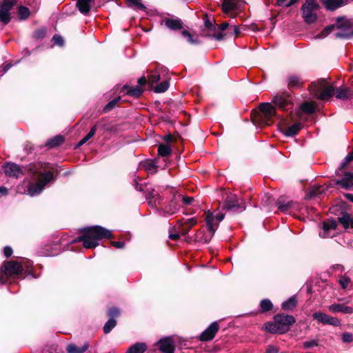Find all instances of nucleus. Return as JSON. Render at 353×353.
<instances>
[{
  "label": "nucleus",
  "mask_w": 353,
  "mask_h": 353,
  "mask_svg": "<svg viewBox=\"0 0 353 353\" xmlns=\"http://www.w3.org/2000/svg\"><path fill=\"white\" fill-rule=\"evenodd\" d=\"M23 271L22 265L16 261H10L4 263L1 268L0 282L4 283L7 278L13 276H19Z\"/></svg>",
  "instance_id": "6e6552de"
},
{
  "label": "nucleus",
  "mask_w": 353,
  "mask_h": 353,
  "mask_svg": "<svg viewBox=\"0 0 353 353\" xmlns=\"http://www.w3.org/2000/svg\"><path fill=\"white\" fill-rule=\"evenodd\" d=\"M223 208L234 212H242L245 209V207L242 201H239L236 194H230L225 199Z\"/></svg>",
  "instance_id": "1a4fd4ad"
},
{
  "label": "nucleus",
  "mask_w": 353,
  "mask_h": 353,
  "mask_svg": "<svg viewBox=\"0 0 353 353\" xmlns=\"http://www.w3.org/2000/svg\"><path fill=\"white\" fill-rule=\"evenodd\" d=\"M117 321L114 319H109V320L105 323L103 326V332L105 334H108L116 326Z\"/></svg>",
  "instance_id": "a19ab883"
},
{
  "label": "nucleus",
  "mask_w": 353,
  "mask_h": 353,
  "mask_svg": "<svg viewBox=\"0 0 353 353\" xmlns=\"http://www.w3.org/2000/svg\"><path fill=\"white\" fill-rule=\"evenodd\" d=\"M89 347L88 343H85L83 346L78 347L75 344H69L66 347L68 353H84Z\"/></svg>",
  "instance_id": "393cba45"
},
{
  "label": "nucleus",
  "mask_w": 353,
  "mask_h": 353,
  "mask_svg": "<svg viewBox=\"0 0 353 353\" xmlns=\"http://www.w3.org/2000/svg\"><path fill=\"white\" fill-rule=\"evenodd\" d=\"M119 100H120V97H117V98L114 99L111 101H110L104 107V111H105V112L110 111L111 109H112L117 105V103L119 102Z\"/></svg>",
  "instance_id": "3c124183"
},
{
  "label": "nucleus",
  "mask_w": 353,
  "mask_h": 353,
  "mask_svg": "<svg viewBox=\"0 0 353 353\" xmlns=\"http://www.w3.org/2000/svg\"><path fill=\"white\" fill-rule=\"evenodd\" d=\"M18 14L20 19L25 20L29 17L30 12L28 8L21 6L19 7Z\"/></svg>",
  "instance_id": "ea45409f"
},
{
  "label": "nucleus",
  "mask_w": 353,
  "mask_h": 353,
  "mask_svg": "<svg viewBox=\"0 0 353 353\" xmlns=\"http://www.w3.org/2000/svg\"><path fill=\"white\" fill-rule=\"evenodd\" d=\"M336 183L345 189H350L353 187V173L346 172L341 179L336 181Z\"/></svg>",
  "instance_id": "aec40b11"
},
{
  "label": "nucleus",
  "mask_w": 353,
  "mask_h": 353,
  "mask_svg": "<svg viewBox=\"0 0 353 353\" xmlns=\"http://www.w3.org/2000/svg\"><path fill=\"white\" fill-rule=\"evenodd\" d=\"M223 37L224 35L221 32L214 33L212 34V37L218 41L221 40L223 38Z\"/></svg>",
  "instance_id": "0e129e2a"
},
{
  "label": "nucleus",
  "mask_w": 353,
  "mask_h": 353,
  "mask_svg": "<svg viewBox=\"0 0 353 353\" xmlns=\"http://www.w3.org/2000/svg\"><path fill=\"white\" fill-rule=\"evenodd\" d=\"M325 7L329 10H334L338 8L346 5L348 0H321Z\"/></svg>",
  "instance_id": "6ab92c4d"
},
{
  "label": "nucleus",
  "mask_w": 353,
  "mask_h": 353,
  "mask_svg": "<svg viewBox=\"0 0 353 353\" xmlns=\"http://www.w3.org/2000/svg\"><path fill=\"white\" fill-rule=\"evenodd\" d=\"M205 26L209 30L215 28L214 26L209 20L205 21Z\"/></svg>",
  "instance_id": "774afa93"
},
{
  "label": "nucleus",
  "mask_w": 353,
  "mask_h": 353,
  "mask_svg": "<svg viewBox=\"0 0 353 353\" xmlns=\"http://www.w3.org/2000/svg\"><path fill=\"white\" fill-rule=\"evenodd\" d=\"M278 209L283 212H288L292 209H298V207H295L296 203L292 201L284 202L282 199L280 198L276 203Z\"/></svg>",
  "instance_id": "b1692460"
},
{
  "label": "nucleus",
  "mask_w": 353,
  "mask_h": 353,
  "mask_svg": "<svg viewBox=\"0 0 353 353\" xmlns=\"http://www.w3.org/2000/svg\"><path fill=\"white\" fill-rule=\"evenodd\" d=\"M219 323L217 322H213L201 333L200 336V340L201 341H211L214 339L216 333L219 331Z\"/></svg>",
  "instance_id": "4468645a"
},
{
  "label": "nucleus",
  "mask_w": 353,
  "mask_h": 353,
  "mask_svg": "<svg viewBox=\"0 0 353 353\" xmlns=\"http://www.w3.org/2000/svg\"><path fill=\"white\" fill-rule=\"evenodd\" d=\"M312 317L314 320L324 325H332L334 326H339L340 325V321L337 318L330 316L323 312H314L312 314Z\"/></svg>",
  "instance_id": "f8f14e48"
},
{
  "label": "nucleus",
  "mask_w": 353,
  "mask_h": 353,
  "mask_svg": "<svg viewBox=\"0 0 353 353\" xmlns=\"http://www.w3.org/2000/svg\"><path fill=\"white\" fill-rule=\"evenodd\" d=\"M123 90L126 92L128 95L137 98L139 97L143 92V90L139 85L134 87L124 85Z\"/></svg>",
  "instance_id": "a878e982"
},
{
  "label": "nucleus",
  "mask_w": 353,
  "mask_h": 353,
  "mask_svg": "<svg viewBox=\"0 0 353 353\" xmlns=\"http://www.w3.org/2000/svg\"><path fill=\"white\" fill-rule=\"evenodd\" d=\"M228 27H229V23L227 22H225L219 26V30L223 31V30H226Z\"/></svg>",
  "instance_id": "338daca9"
},
{
  "label": "nucleus",
  "mask_w": 353,
  "mask_h": 353,
  "mask_svg": "<svg viewBox=\"0 0 353 353\" xmlns=\"http://www.w3.org/2000/svg\"><path fill=\"white\" fill-rule=\"evenodd\" d=\"M3 170L6 176L19 178L23 175L21 168L14 163H6L3 166Z\"/></svg>",
  "instance_id": "ddd939ff"
},
{
  "label": "nucleus",
  "mask_w": 353,
  "mask_h": 353,
  "mask_svg": "<svg viewBox=\"0 0 353 353\" xmlns=\"http://www.w3.org/2000/svg\"><path fill=\"white\" fill-rule=\"evenodd\" d=\"M46 30L44 28H41L39 30H37L34 33V37L36 39H42L46 36Z\"/></svg>",
  "instance_id": "5fc2aeb1"
},
{
  "label": "nucleus",
  "mask_w": 353,
  "mask_h": 353,
  "mask_svg": "<svg viewBox=\"0 0 353 353\" xmlns=\"http://www.w3.org/2000/svg\"><path fill=\"white\" fill-rule=\"evenodd\" d=\"M301 124L299 123H296L293 124L292 125L288 127L286 130L285 134L287 136H294L301 130Z\"/></svg>",
  "instance_id": "473e14b6"
},
{
  "label": "nucleus",
  "mask_w": 353,
  "mask_h": 353,
  "mask_svg": "<svg viewBox=\"0 0 353 353\" xmlns=\"http://www.w3.org/2000/svg\"><path fill=\"white\" fill-rule=\"evenodd\" d=\"M159 350L163 353H174L175 347L172 339L170 337H165L159 341Z\"/></svg>",
  "instance_id": "f3484780"
},
{
  "label": "nucleus",
  "mask_w": 353,
  "mask_h": 353,
  "mask_svg": "<svg viewBox=\"0 0 353 353\" xmlns=\"http://www.w3.org/2000/svg\"><path fill=\"white\" fill-rule=\"evenodd\" d=\"M179 223L183 224L185 226L186 225H188V231H190L191 228L197 223V219L195 217L190 218L188 219H182L179 220Z\"/></svg>",
  "instance_id": "79ce46f5"
},
{
  "label": "nucleus",
  "mask_w": 353,
  "mask_h": 353,
  "mask_svg": "<svg viewBox=\"0 0 353 353\" xmlns=\"http://www.w3.org/2000/svg\"><path fill=\"white\" fill-rule=\"evenodd\" d=\"M244 4L245 2L243 0H223L222 10L223 12L229 13L241 9Z\"/></svg>",
  "instance_id": "2eb2a0df"
},
{
  "label": "nucleus",
  "mask_w": 353,
  "mask_h": 353,
  "mask_svg": "<svg viewBox=\"0 0 353 353\" xmlns=\"http://www.w3.org/2000/svg\"><path fill=\"white\" fill-rule=\"evenodd\" d=\"M259 108L264 117L267 119L272 118L276 114L275 108L270 103L261 104Z\"/></svg>",
  "instance_id": "412c9836"
},
{
  "label": "nucleus",
  "mask_w": 353,
  "mask_h": 353,
  "mask_svg": "<svg viewBox=\"0 0 353 353\" xmlns=\"http://www.w3.org/2000/svg\"><path fill=\"white\" fill-rule=\"evenodd\" d=\"M129 6L135 9L145 10V6L141 3V0H126Z\"/></svg>",
  "instance_id": "4c0bfd02"
},
{
  "label": "nucleus",
  "mask_w": 353,
  "mask_h": 353,
  "mask_svg": "<svg viewBox=\"0 0 353 353\" xmlns=\"http://www.w3.org/2000/svg\"><path fill=\"white\" fill-rule=\"evenodd\" d=\"M92 0H77V6L83 14H87L90 10V3Z\"/></svg>",
  "instance_id": "bb28decb"
},
{
  "label": "nucleus",
  "mask_w": 353,
  "mask_h": 353,
  "mask_svg": "<svg viewBox=\"0 0 353 353\" xmlns=\"http://www.w3.org/2000/svg\"><path fill=\"white\" fill-rule=\"evenodd\" d=\"M301 108L304 112L311 114L315 110L316 105L314 102H305L301 105Z\"/></svg>",
  "instance_id": "72a5a7b5"
},
{
  "label": "nucleus",
  "mask_w": 353,
  "mask_h": 353,
  "mask_svg": "<svg viewBox=\"0 0 353 353\" xmlns=\"http://www.w3.org/2000/svg\"><path fill=\"white\" fill-rule=\"evenodd\" d=\"M295 322L296 319L292 315L277 314L272 321L263 324V329L270 334H283L288 332Z\"/></svg>",
  "instance_id": "f03ea898"
},
{
  "label": "nucleus",
  "mask_w": 353,
  "mask_h": 353,
  "mask_svg": "<svg viewBox=\"0 0 353 353\" xmlns=\"http://www.w3.org/2000/svg\"><path fill=\"white\" fill-rule=\"evenodd\" d=\"M96 130H97V125H94L91 130H90V132H88V134L85 136L79 143V145L81 146L82 145H83L84 143H85L90 139H91L95 134L96 132Z\"/></svg>",
  "instance_id": "37998d69"
},
{
  "label": "nucleus",
  "mask_w": 353,
  "mask_h": 353,
  "mask_svg": "<svg viewBox=\"0 0 353 353\" xmlns=\"http://www.w3.org/2000/svg\"><path fill=\"white\" fill-rule=\"evenodd\" d=\"M273 305L269 299H263L261 301L260 307L262 312H266L272 309Z\"/></svg>",
  "instance_id": "58836bf2"
},
{
  "label": "nucleus",
  "mask_w": 353,
  "mask_h": 353,
  "mask_svg": "<svg viewBox=\"0 0 353 353\" xmlns=\"http://www.w3.org/2000/svg\"><path fill=\"white\" fill-rule=\"evenodd\" d=\"M304 83L303 79L297 75L292 74L288 77V86L289 88H298Z\"/></svg>",
  "instance_id": "5701e85b"
},
{
  "label": "nucleus",
  "mask_w": 353,
  "mask_h": 353,
  "mask_svg": "<svg viewBox=\"0 0 353 353\" xmlns=\"http://www.w3.org/2000/svg\"><path fill=\"white\" fill-rule=\"evenodd\" d=\"M161 24L165 25L171 30H179L183 28V21L177 17H164L161 21Z\"/></svg>",
  "instance_id": "dca6fc26"
},
{
  "label": "nucleus",
  "mask_w": 353,
  "mask_h": 353,
  "mask_svg": "<svg viewBox=\"0 0 353 353\" xmlns=\"http://www.w3.org/2000/svg\"><path fill=\"white\" fill-rule=\"evenodd\" d=\"M279 347L274 345H268L264 353H278Z\"/></svg>",
  "instance_id": "052dcab7"
},
{
  "label": "nucleus",
  "mask_w": 353,
  "mask_h": 353,
  "mask_svg": "<svg viewBox=\"0 0 353 353\" xmlns=\"http://www.w3.org/2000/svg\"><path fill=\"white\" fill-rule=\"evenodd\" d=\"M120 315V310L117 307H111L108 310V316L110 319L118 317Z\"/></svg>",
  "instance_id": "8fccbe9b"
},
{
  "label": "nucleus",
  "mask_w": 353,
  "mask_h": 353,
  "mask_svg": "<svg viewBox=\"0 0 353 353\" xmlns=\"http://www.w3.org/2000/svg\"><path fill=\"white\" fill-rule=\"evenodd\" d=\"M143 167L145 168V170L146 171L150 172L151 173H154L157 171V168L154 163L151 161L145 162L143 164Z\"/></svg>",
  "instance_id": "de8ad7c7"
},
{
  "label": "nucleus",
  "mask_w": 353,
  "mask_h": 353,
  "mask_svg": "<svg viewBox=\"0 0 353 353\" xmlns=\"http://www.w3.org/2000/svg\"><path fill=\"white\" fill-rule=\"evenodd\" d=\"M296 299L294 296H292L282 303V308L284 310H291L296 307Z\"/></svg>",
  "instance_id": "7c9ffc66"
},
{
  "label": "nucleus",
  "mask_w": 353,
  "mask_h": 353,
  "mask_svg": "<svg viewBox=\"0 0 353 353\" xmlns=\"http://www.w3.org/2000/svg\"><path fill=\"white\" fill-rule=\"evenodd\" d=\"M83 234L74 239L72 242H83L85 248L90 249L97 247L99 245L98 241L103 238H109L111 233L109 230L95 225L84 228L83 230Z\"/></svg>",
  "instance_id": "f257e3e1"
},
{
  "label": "nucleus",
  "mask_w": 353,
  "mask_h": 353,
  "mask_svg": "<svg viewBox=\"0 0 353 353\" xmlns=\"http://www.w3.org/2000/svg\"><path fill=\"white\" fill-rule=\"evenodd\" d=\"M52 41L54 44L59 45V46H63L64 41L61 36L59 34H55L52 37Z\"/></svg>",
  "instance_id": "4d7b16f0"
},
{
  "label": "nucleus",
  "mask_w": 353,
  "mask_h": 353,
  "mask_svg": "<svg viewBox=\"0 0 353 353\" xmlns=\"http://www.w3.org/2000/svg\"><path fill=\"white\" fill-rule=\"evenodd\" d=\"M10 11L0 7V22L7 24L10 22Z\"/></svg>",
  "instance_id": "2f4dec72"
},
{
  "label": "nucleus",
  "mask_w": 353,
  "mask_h": 353,
  "mask_svg": "<svg viewBox=\"0 0 353 353\" xmlns=\"http://www.w3.org/2000/svg\"><path fill=\"white\" fill-rule=\"evenodd\" d=\"M339 221L345 228H353V218L349 214H343L339 218Z\"/></svg>",
  "instance_id": "cd10ccee"
},
{
  "label": "nucleus",
  "mask_w": 353,
  "mask_h": 353,
  "mask_svg": "<svg viewBox=\"0 0 353 353\" xmlns=\"http://www.w3.org/2000/svg\"><path fill=\"white\" fill-rule=\"evenodd\" d=\"M318 345V341L316 340H311L305 341L303 343V347L305 349H308L310 347H313Z\"/></svg>",
  "instance_id": "6e6d98bb"
},
{
  "label": "nucleus",
  "mask_w": 353,
  "mask_h": 353,
  "mask_svg": "<svg viewBox=\"0 0 353 353\" xmlns=\"http://www.w3.org/2000/svg\"><path fill=\"white\" fill-rule=\"evenodd\" d=\"M335 28L338 31L335 33V37L339 39H349L353 36V26L352 23L344 18H338L335 25L328 26L317 36L319 39L327 37Z\"/></svg>",
  "instance_id": "7ed1b4c3"
},
{
  "label": "nucleus",
  "mask_w": 353,
  "mask_h": 353,
  "mask_svg": "<svg viewBox=\"0 0 353 353\" xmlns=\"http://www.w3.org/2000/svg\"><path fill=\"white\" fill-rule=\"evenodd\" d=\"M158 153L161 157H167L171 153V148L168 145L160 144L158 148Z\"/></svg>",
  "instance_id": "e433bc0d"
},
{
  "label": "nucleus",
  "mask_w": 353,
  "mask_h": 353,
  "mask_svg": "<svg viewBox=\"0 0 353 353\" xmlns=\"http://www.w3.org/2000/svg\"><path fill=\"white\" fill-rule=\"evenodd\" d=\"M169 88V82L168 80H164L159 84L154 87V90L157 93H161L165 92Z\"/></svg>",
  "instance_id": "c9c22d12"
},
{
  "label": "nucleus",
  "mask_w": 353,
  "mask_h": 353,
  "mask_svg": "<svg viewBox=\"0 0 353 353\" xmlns=\"http://www.w3.org/2000/svg\"><path fill=\"white\" fill-rule=\"evenodd\" d=\"M3 254L6 257H10L12 254V248L10 246H6L3 249Z\"/></svg>",
  "instance_id": "680f3d73"
},
{
  "label": "nucleus",
  "mask_w": 353,
  "mask_h": 353,
  "mask_svg": "<svg viewBox=\"0 0 353 353\" xmlns=\"http://www.w3.org/2000/svg\"><path fill=\"white\" fill-rule=\"evenodd\" d=\"M172 230L178 232L180 236L186 235L189 232L188 229L185 228L183 224L179 223V220L177 221L176 225L172 227Z\"/></svg>",
  "instance_id": "f704fd0d"
},
{
  "label": "nucleus",
  "mask_w": 353,
  "mask_h": 353,
  "mask_svg": "<svg viewBox=\"0 0 353 353\" xmlns=\"http://www.w3.org/2000/svg\"><path fill=\"white\" fill-rule=\"evenodd\" d=\"M337 223L334 220H327L323 223V230L319 232L322 238L333 237L336 234Z\"/></svg>",
  "instance_id": "9b49d317"
},
{
  "label": "nucleus",
  "mask_w": 353,
  "mask_h": 353,
  "mask_svg": "<svg viewBox=\"0 0 353 353\" xmlns=\"http://www.w3.org/2000/svg\"><path fill=\"white\" fill-rule=\"evenodd\" d=\"M181 34L183 37L187 39L188 42L190 43H196L197 41L192 38V36L188 30H183Z\"/></svg>",
  "instance_id": "864d4df0"
},
{
  "label": "nucleus",
  "mask_w": 353,
  "mask_h": 353,
  "mask_svg": "<svg viewBox=\"0 0 353 353\" xmlns=\"http://www.w3.org/2000/svg\"><path fill=\"white\" fill-rule=\"evenodd\" d=\"M342 339L345 343H350L353 341V336L351 334L346 332L343 334Z\"/></svg>",
  "instance_id": "bf43d9fd"
},
{
  "label": "nucleus",
  "mask_w": 353,
  "mask_h": 353,
  "mask_svg": "<svg viewBox=\"0 0 353 353\" xmlns=\"http://www.w3.org/2000/svg\"><path fill=\"white\" fill-rule=\"evenodd\" d=\"M147 199L149 200V203L152 204L153 203L154 205L157 203H160L161 198L159 196L158 193H150L148 196H147Z\"/></svg>",
  "instance_id": "a18cd8bd"
},
{
  "label": "nucleus",
  "mask_w": 353,
  "mask_h": 353,
  "mask_svg": "<svg viewBox=\"0 0 353 353\" xmlns=\"http://www.w3.org/2000/svg\"><path fill=\"white\" fill-rule=\"evenodd\" d=\"M272 103L281 110H287L291 108L290 96L286 93L276 94L273 97Z\"/></svg>",
  "instance_id": "9d476101"
},
{
  "label": "nucleus",
  "mask_w": 353,
  "mask_h": 353,
  "mask_svg": "<svg viewBox=\"0 0 353 353\" xmlns=\"http://www.w3.org/2000/svg\"><path fill=\"white\" fill-rule=\"evenodd\" d=\"M47 166L48 165L46 163H38L35 170V172L39 174L38 181L28 188V194L30 196L41 193L46 184L52 179L53 174L48 170Z\"/></svg>",
  "instance_id": "20e7f679"
},
{
  "label": "nucleus",
  "mask_w": 353,
  "mask_h": 353,
  "mask_svg": "<svg viewBox=\"0 0 353 353\" xmlns=\"http://www.w3.org/2000/svg\"><path fill=\"white\" fill-rule=\"evenodd\" d=\"M335 95L339 99L346 100L352 97L353 92L346 87H339L336 88Z\"/></svg>",
  "instance_id": "4be33fe9"
},
{
  "label": "nucleus",
  "mask_w": 353,
  "mask_h": 353,
  "mask_svg": "<svg viewBox=\"0 0 353 353\" xmlns=\"http://www.w3.org/2000/svg\"><path fill=\"white\" fill-rule=\"evenodd\" d=\"M15 3H16L15 0H3L2 2L1 3L0 7L3 8V9H6L8 11H10V10L15 5Z\"/></svg>",
  "instance_id": "49530a36"
},
{
  "label": "nucleus",
  "mask_w": 353,
  "mask_h": 353,
  "mask_svg": "<svg viewBox=\"0 0 353 353\" xmlns=\"http://www.w3.org/2000/svg\"><path fill=\"white\" fill-rule=\"evenodd\" d=\"M319 5L316 0H305L301 6L302 17L307 23H313L317 19Z\"/></svg>",
  "instance_id": "0eeeda50"
},
{
  "label": "nucleus",
  "mask_w": 353,
  "mask_h": 353,
  "mask_svg": "<svg viewBox=\"0 0 353 353\" xmlns=\"http://www.w3.org/2000/svg\"><path fill=\"white\" fill-rule=\"evenodd\" d=\"M328 310L331 312H341L343 314L353 313V308L345 304L334 303L328 306Z\"/></svg>",
  "instance_id": "a211bd4d"
},
{
  "label": "nucleus",
  "mask_w": 353,
  "mask_h": 353,
  "mask_svg": "<svg viewBox=\"0 0 353 353\" xmlns=\"http://www.w3.org/2000/svg\"><path fill=\"white\" fill-rule=\"evenodd\" d=\"M160 80V74L157 72H154L148 79L149 83L152 85L154 83H157Z\"/></svg>",
  "instance_id": "09e8293b"
},
{
  "label": "nucleus",
  "mask_w": 353,
  "mask_h": 353,
  "mask_svg": "<svg viewBox=\"0 0 353 353\" xmlns=\"http://www.w3.org/2000/svg\"><path fill=\"white\" fill-rule=\"evenodd\" d=\"M326 82L322 79L319 81L317 83H312L310 87V91L313 94L314 96L321 100H326L333 96L336 90L332 86H325Z\"/></svg>",
  "instance_id": "423d86ee"
},
{
  "label": "nucleus",
  "mask_w": 353,
  "mask_h": 353,
  "mask_svg": "<svg viewBox=\"0 0 353 353\" xmlns=\"http://www.w3.org/2000/svg\"><path fill=\"white\" fill-rule=\"evenodd\" d=\"M64 141V138L63 136L61 135H58V136H56L54 137V138L50 139L46 145L48 146L49 148H55V147H58L60 145H61Z\"/></svg>",
  "instance_id": "c756f323"
},
{
  "label": "nucleus",
  "mask_w": 353,
  "mask_h": 353,
  "mask_svg": "<svg viewBox=\"0 0 353 353\" xmlns=\"http://www.w3.org/2000/svg\"><path fill=\"white\" fill-rule=\"evenodd\" d=\"M182 200H183V202L184 204L190 205V204H191L192 201H193V198L190 197V196H183Z\"/></svg>",
  "instance_id": "e2e57ef3"
},
{
  "label": "nucleus",
  "mask_w": 353,
  "mask_h": 353,
  "mask_svg": "<svg viewBox=\"0 0 353 353\" xmlns=\"http://www.w3.org/2000/svg\"><path fill=\"white\" fill-rule=\"evenodd\" d=\"M350 278L346 276H343L339 279V283L343 289H345L347 288L349 283H350Z\"/></svg>",
  "instance_id": "603ef678"
},
{
  "label": "nucleus",
  "mask_w": 353,
  "mask_h": 353,
  "mask_svg": "<svg viewBox=\"0 0 353 353\" xmlns=\"http://www.w3.org/2000/svg\"><path fill=\"white\" fill-rule=\"evenodd\" d=\"M353 160V151L350 153L347 157L345 158L344 161L341 163L340 166L338 168V170L336 171L338 174H339V172L342 171L347 164Z\"/></svg>",
  "instance_id": "c03bdc74"
},
{
  "label": "nucleus",
  "mask_w": 353,
  "mask_h": 353,
  "mask_svg": "<svg viewBox=\"0 0 353 353\" xmlns=\"http://www.w3.org/2000/svg\"><path fill=\"white\" fill-rule=\"evenodd\" d=\"M112 243L117 248H122L124 246V243L121 241H113Z\"/></svg>",
  "instance_id": "69168bd1"
},
{
  "label": "nucleus",
  "mask_w": 353,
  "mask_h": 353,
  "mask_svg": "<svg viewBox=\"0 0 353 353\" xmlns=\"http://www.w3.org/2000/svg\"><path fill=\"white\" fill-rule=\"evenodd\" d=\"M180 237V235L178 232H174L172 230V228H171L169 230V238L172 240L176 241L179 239Z\"/></svg>",
  "instance_id": "13d9d810"
},
{
  "label": "nucleus",
  "mask_w": 353,
  "mask_h": 353,
  "mask_svg": "<svg viewBox=\"0 0 353 353\" xmlns=\"http://www.w3.org/2000/svg\"><path fill=\"white\" fill-rule=\"evenodd\" d=\"M205 214L206 226L210 232V236L200 237L199 235L201 234L203 232L199 230L196 232L195 237V239L197 241L202 243H207L210 240L217 229L219 223L221 221L225 216L224 214L223 213H216L214 214V212H211L209 210L205 212Z\"/></svg>",
  "instance_id": "39448f33"
},
{
  "label": "nucleus",
  "mask_w": 353,
  "mask_h": 353,
  "mask_svg": "<svg viewBox=\"0 0 353 353\" xmlns=\"http://www.w3.org/2000/svg\"><path fill=\"white\" fill-rule=\"evenodd\" d=\"M147 348L145 343H137L128 349V353H144Z\"/></svg>",
  "instance_id": "c85d7f7f"
}]
</instances>
